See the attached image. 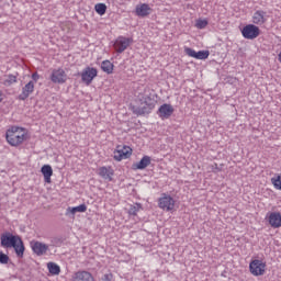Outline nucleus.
Returning <instances> with one entry per match:
<instances>
[{
    "instance_id": "nucleus-1",
    "label": "nucleus",
    "mask_w": 281,
    "mask_h": 281,
    "mask_svg": "<svg viewBox=\"0 0 281 281\" xmlns=\"http://www.w3.org/2000/svg\"><path fill=\"white\" fill-rule=\"evenodd\" d=\"M138 105H131V111L134 115H150L157 106V100H155L153 93H140L136 100Z\"/></svg>"
},
{
    "instance_id": "nucleus-2",
    "label": "nucleus",
    "mask_w": 281,
    "mask_h": 281,
    "mask_svg": "<svg viewBox=\"0 0 281 281\" xmlns=\"http://www.w3.org/2000/svg\"><path fill=\"white\" fill-rule=\"evenodd\" d=\"M5 139L10 146L16 148V146H21L23 142H27V139H30V136L27 135L25 128L20 126H11L5 132Z\"/></svg>"
},
{
    "instance_id": "nucleus-3",
    "label": "nucleus",
    "mask_w": 281,
    "mask_h": 281,
    "mask_svg": "<svg viewBox=\"0 0 281 281\" xmlns=\"http://www.w3.org/2000/svg\"><path fill=\"white\" fill-rule=\"evenodd\" d=\"M20 238H21V236H19V235H14L10 232H5V233L1 234V236H0V245L4 249H12V247H14L15 243H19Z\"/></svg>"
},
{
    "instance_id": "nucleus-4",
    "label": "nucleus",
    "mask_w": 281,
    "mask_h": 281,
    "mask_svg": "<svg viewBox=\"0 0 281 281\" xmlns=\"http://www.w3.org/2000/svg\"><path fill=\"white\" fill-rule=\"evenodd\" d=\"M241 35L247 41H254L260 36V27L256 26V24H247L241 29Z\"/></svg>"
},
{
    "instance_id": "nucleus-5",
    "label": "nucleus",
    "mask_w": 281,
    "mask_h": 281,
    "mask_svg": "<svg viewBox=\"0 0 281 281\" xmlns=\"http://www.w3.org/2000/svg\"><path fill=\"white\" fill-rule=\"evenodd\" d=\"M78 75L81 76V82L89 87V85L93 82V79L98 77V69L88 66L82 70L81 74Z\"/></svg>"
},
{
    "instance_id": "nucleus-6",
    "label": "nucleus",
    "mask_w": 281,
    "mask_h": 281,
    "mask_svg": "<svg viewBox=\"0 0 281 281\" xmlns=\"http://www.w3.org/2000/svg\"><path fill=\"white\" fill-rule=\"evenodd\" d=\"M131 155H133V149L130 146L117 145L116 149L114 150L113 159L115 161H122V159H128Z\"/></svg>"
},
{
    "instance_id": "nucleus-7",
    "label": "nucleus",
    "mask_w": 281,
    "mask_h": 281,
    "mask_svg": "<svg viewBox=\"0 0 281 281\" xmlns=\"http://www.w3.org/2000/svg\"><path fill=\"white\" fill-rule=\"evenodd\" d=\"M158 207L166 212H172L175 210V199L166 193L158 200Z\"/></svg>"
},
{
    "instance_id": "nucleus-8",
    "label": "nucleus",
    "mask_w": 281,
    "mask_h": 281,
    "mask_svg": "<svg viewBox=\"0 0 281 281\" xmlns=\"http://www.w3.org/2000/svg\"><path fill=\"white\" fill-rule=\"evenodd\" d=\"M249 269H250V273H252V276H263L265 269H267V263L260 259H255V260L250 261Z\"/></svg>"
},
{
    "instance_id": "nucleus-9",
    "label": "nucleus",
    "mask_w": 281,
    "mask_h": 281,
    "mask_svg": "<svg viewBox=\"0 0 281 281\" xmlns=\"http://www.w3.org/2000/svg\"><path fill=\"white\" fill-rule=\"evenodd\" d=\"M31 249L35 256H45L49 251V246L38 240H32L30 243Z\"/></svg>"
},
{
    "instance_id": "nucleus-10",
    "label": "nucleus",
    "mask_w": 281,
    "mask_h": 281,
    "mask_svg": "<svg viewBox=\"0 0 281 281\" xmlns=\"http://www.w3.org/2000/svg\"><path fill=\"white\" fill-rule=\"evenodd\" d=\"M50 80L54 85H65V82H67V74L63 68L54 69L50 75Z\"/></svg>"
},
{
    "instance_id": "nucleus-11",
    "label": "nucleus",
    "mask_w": 281,
    "mask_h": 281,
    "mask_svg": "<svg viewBox=\"0 0 281 281\" xmlns=\"http://www.w3.org/2000/svg\"><path fill=\"white\" fill-rule=\"evenodd\" d=\"M187 56L191 58H195L196 60H207L210 58V50H194L193 48L187 47L184 48Z\"/></svg>"
},
{
    "instance_id": "nucleus-12",
    "label": "nucleus",
    "mask_w": 281,
    "mask_h": 281,
    "mask_svg": "<svg viewBox=\"0 0 281 281\" xmlns=\"http://www.w3.org/2000/svg\"><path fill=\"white\" fill-rule=\"evenodd\" d=\"M172 113H175V108L171 104L165 103L159 106L157 111V115L161 120H168L172 116Z\"/></svg>"
},
{
    "instance_id": "nucleus-13",
    "label": "nucleus",
    "mask_w": 281,
    "mask_h": 281,
    "mask_svg": "<svg viewBox=\"0 0 281 281\" xmlns=\"http://www.w3.org/2000/svg\"><path fill=\"white\" fill-rule=\"evenodd\" d=\"M133 43V38L120 36L115 42V49L117 54H122Z\"/></svg>"
},
{
    "instance_id": "nucleus-14",
    "label": "nucleus",
    "mask_w": 281,
    "mask_h": 281,
    "mask_svg": "<svg viewBox=\"0 0 281 281\" xmlns=\"http://www.w3.org/2000/svg\"><path fill=\"white\" fill-rule=\"evenodd\" d=\"M34 93V81H29L23 88L22 92L18 95V100L25 102L30 95Z\"/></svg>"
},
{
    "instance_id": "nucleus-15",
    "label": "nucleus",
    "mask_w": 281,
    "mask_h": 281,
    "mask_svg": "<svg viewBox=\"0 0 281 281\" xmlns=\"http://www.w3.org/2000/svg\"><path fill=\"white\" fill-rule=\"evenodd\" d=\"M268 223L273 229H278L281 227V213L272 212L268 216Z\"/></svg>"
},
{
    "instance_id": "nucleus-16",
    "label": "nucleus",
    "mask_w": 281,
    "mask_h": 281,
    "mask_svg": "<svg viewBox=\"0 0 281 281\" xmlns=\"http://www.w3.org/2000/svg\"><path fill=\"white\" fill-rule=\"evenodd\" d=\"M150 161H153L150 156H144L138 162L132 165V170H146L150 166Z\"/></svg>"
},
{
    "instance_id": "nucleus-17",
    "label": "nucleus",
    "mask_w": 281,
    "mask_h": 281,
    "mask_svg": "<svg viewBox=\"0 0 281 281\" xmlns=\"http://www.w3.org/2000/svg\"><path fill=\"white\" fill-rule=\"evenodd\" d=\"M72 279L75 281H93V274L87 270H79L74 273Z\"/></svg>"
},
{
    "instance_id": "nucleus-18",
    "label": "nucleus",
    "mask_w": 281,
    "mask_h": 281,
    "mask_svg": "<svg viewBox=\"0 0 281 281\" xmlns=\"http://www.w3.org/2000/svg\"><path fill=\"white\" fill-rule=\"evenodd\" d=\"M267 12L263 10H257L252 15V23L255 25H265L267 23Z\"/></svg>"
},
{
    "instance_id": "nucleus-19",
    "label": "nucleus",
    "mask_w": 281,
    "mask_h": 281,
    "mask_svg": "<svg viewBox=\"0 0 281 281\" xmlns=\"http://www.w3.org/2000/svg\"><path fill=\"white\" fill-rule=\"evenodd\" d=\"M113 175H115V171L111 167L99 168V176L105 181H113Z\"/></svg>"
},
{
    "instance_id": "nucleus-20",
    "label": "nucleus",
    "mask_w": 281,
    "mask_h": 281,
    "mask_svg": "<svg viewBox=\"0 0 281 281\" xmlns=\"http://www.w3.org/2000/svg\"><path fill=\"white\" fill-rule=\"evenodd\" d=\"M11 249H14L15 256L18 258H23V256H25V244L23 243V239L21 237L14 244V246H11Z\"/></svg>"
},
{
    "instance_id": "nucleus-21",
    "label": "nucleus",
    "mask_w": 281,
    "mask_h": 281,
    "mask_svg": "<svg viewBox=\"0 0 281 281\" xmlns=\"http://www.w3.org/2000/svg\"><path fill=\"white\" fill-rule=\"evenodd\" d=\"M41 172L44 177L45 183H52V176L54 175V169L52 168V165L42 166Z\"/></svg>"
},
{
    "instance_id": "nucleus-22",
    "label": "nucleus",
    "mask_w": 281,
    "mask_h": 281,
    "mask_svg": "<svg viewBox=\"0 0 281 281\" xmlns=\"http://www.w3.org/2000/svg\"><path fill=\"white\" fill-rule=\"evenodd\" d=\"M79 213H85L87 212V204H80L78 206H69L67 210H66V216H69V214H71V216H76V214Z\"/></svg>"
},
{
    "instance_id": "nucleus-23",
    "label": "nucleus",
    "mask_w": 281,
    "mask_h": 281,
    "mask_svg": "<svg viewBox=\"0 0 281 281\" xmlns=\"http://www.w3.org/2000/svg\"><path fill=\"white\" fill-rule=\"evenodd\" d=\"M150 5L146 4V3H143L140 5H137L136 7V14L137 16H148V14H150Z\"/></svg>"
},
{
    "instance_id": "nucleus-24",
    "label": "nucleus",
    "mask_w": 281,
    "mask_h": 281,
    "mask_svg": "<svg viewBox=\"0 0 281 281\" xmlns=\"http://www.w3.org/2000/svg\"><path fill=\"white\" fill-rule=\"evenodd\" d=\"M113 63H111L110 60H103L101 63V69L105 74H113Z\"/></svg>"
},
{
    "instance_id": "nucleus-25",
    "label": "nucleus",
    "mask_w": 281,
    "mask_h": 281,
    "mask_svg": "<svg viewBox=\"0 0 281 281\" xmlns=\"http://www.w3.org/2000/svg\"><path fill=\"white\" fill-rule=\"evenodd\" d=\"M47 269L52 276H58V273H60V266H58L56 262H48Z\"/></svg>"
},
{
    "instance_id": "nucleus-26",
    "label": "nucleus",
    "mask_w": 281,
    "mask_h": 281,
    "mask_svg": "<svg viewBox=\"0 0 281 281\" xmlns=\"http://www.w3.org/2000/svg\"><path fill=\"white\" fill-rule=\"evenodd\" d=\"M139 210H142L140 203L132 204L128 209L130 216H137V212H139Z\"/></svg>"
},
{
    "instance_id": "nucleus-27",
    "label": "nucleus",
    "mask_w": 281,
    "mask_h": 281,
    "mask_svg": "<svg viewBox=\"0 0 281 281\" xmlns=\"http://www.w3.org/2000/svg\"><path fill=\"white\" fill-rule=\"evenodd\" d=\"M94 10H95L97 14H100V16H104V14H106V4L97 3L94 5Z\"/></svg>"
},
{
    "instance_id": "nucleus-28",
    "label": "nucleus",
    "mask_w": 281,
    "mask_h": 281,
    "mask_svg": "<svg viewBox=\"0 0 281 281\" xmlns=\"http://www.w3.org/2000/svg\"><path fill=\"white\" fill-rule=\"evenodd\" d=\"M16 82V76L14 75H8L7 79L3 81V85L5 87H12Z\"/></svg>"
},
{
    "instance_id": "nucleus-29",
    "label": "nucleus",
    "mask_w": 281,
    "mask_h": 281,
    "mask_svg": "<svg viewBox=\"0 0 281 281\" xmlns=\"http://www.w3.org/2000/svg\"><path fill=\"white\" fill-rule=\"evenodd\" d=\"M207 20L199 19L195 23V27H198V30H205V27H207Z\"/></svg>"
},
{
    "instance_id": "nucleus-30",
    "label": "nucleus",
    "mask_w": 281,
    "mask_h": 281,
    "mask_svg": "<svg viewBox=\"0 0 281 281\" xmlns=\"http://www.w3.org/2000/svg\"><path fill=\"white\" fill-rule=\"evenodd\" d=\"M273 187L276 190H281V176L271 179Z\"/></svg>"
},
{
    "instance_id": "nucleus-31",
    "label": "nucleus",
    "mask_w": 281,
    "mask_h": 281,
    "mask_svg": "<svg viewBox=\"0 0 281 281\" xmlns=\"http://www.w3.org/2000/svg\"><path fill=\"white\" fill-rule=\"evenodd\" d=\"M10 262V257L3 251H0V265H8Z\"/></svg>"
},
{
    "instance_id": "nucleus-32",
    "label": "nucleus",
    "mask_w": 281,
    "mask_h": 281,
    "mask_svg": "<svg viewBox=\"0 0 281 281\" xmlns=\"http://www.w3.org/2000/svg\"><path fill=\"white\" fill-rule=\"evenodd\" d=\"M102 281H112L113 280V273L108 272L105 274H103V277L101 278Z\"/></svg>"
},
{
    "instance_id": "nucleus-33",
    "label": "nucleus",
    "mask_w": 281,
    "mask_h": 281,
    "mask_svg": "<svg viewBox=\"0 0 281 281\" xmlns=\"http://www.w3.org/2000/svg\"><path fill=\"white\" fill-rule=\"evenodd\" d=\"M31 78V82H34L35 85V82H38V80H41V75H38V72H33Z\"/></svg>"
},
{
    "instance_id": "nucleus-34",
    "label": "nucleus",
    "mask_w": 281,
    "mask_h": 281,
    "mask_svg": "<svg viewBox=\"0 0 281 281\" xmlns=\"http://www.w3.org/2000/svg\"><path fill=\"white\" fill-rule=\"evenodd\" d=\"M212 170H213V172H221V167H218V164H213Z\"/></svg>"
},
{
    "instance_id": "nucleus-35",
    "label": "nucleus",
    "mask_w": 281,
    "mask_h": 281,
    "mask_svg": "<svg viewBox=\"0 0 281 281\" xmlns=\"http://www.w3.org/2000/svg\"><path fill=\"white\" fill-rule=\"evenodd\" d=\"M2 95H3V92H1V90H0V102H3Z\"/></svg>"
},
{
    "instance_id": "nucleus-36",
    "label": "nucleus",
    "mask_w": 281,
    "mask_h": 281,
    "mask_svg": "<svg viewBox=\"0 0 281 281\" xmlns=\"http://www.w3.org/2000/svg\"><path fill=\"white\" fill-rule=\"evenodd\" d=\"M53 243H60V238H55L54 240H53Z\"/></svg>"
},
{
    "instance_id": "nucleus-37",
    "label": "nucleus",
    "mask_w": 281,
    "mask_h": 281,
    "mask_svg": "<svg viewBox=\"0 0 281 281\" xmlns=\"http://www.w3.org/2000/svg\"><path fill=\"white\" fill-rule=\"evenodd\" d=\"M278 60H279V63H281V53L278 56Z\"/></svg>"
}]
</instances>
